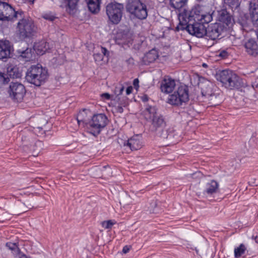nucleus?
<instances>
[{
	"label": "nucleus",
	"instance_id": "ddd939ff",
	"mask_svg": "<svg viewBox=\"0 0 258 258\" xmlns=\"http://www.w3.org/2000/svg\"><path fill=\"white\" fill-rule=\"evenodd\" d=\"M225 30L224 26L221 23H216L206 28V34L205 37L211 40L220 39L223 37L222 33Z\"/></svg>",
	"mask_w": 258,
	"mask_h": 258
},
{
	"label": "nucleus",
	"instance_id": "cd10ccee",
	"mask_svg": "<svg viewBox=\"0 0 258 258\" xmlns=\"http://www.w3.org/2000/svg\"><path fill=\"white\" fill-rule=\"evenodd\" d=\"M188 0H170V6L177 10L178 14L182 12L187 5Z\"/></svg>",
	"mask_w": 258,
	"mask_h": 258
},
{
	"label": "nucleus",
	"instance_id": "a19ab883",
	"mask_svg": "<svg viewBox=\"0 0 258 258\" xmlns=\"http://www.w3.org/2000/svg\"><path fill=\"white\" fill-rule=\"evenodd\" d=\"M101 52L102 53V54L103 56L108 57L109 55V51L105 48L103 46H101Z\"/></svg>",
	"mask_w": 258,
	"mask_h": 258
},
{
	"label": "nucleus",
	"instance_id": "49530a36",
	"mask_svg": "<svg viewBox=\"0 0 258 258\" xmlns=\"http://www.w3.org/2000/svg\"><path fill=\"white\" fill-rule=\"evenodd\" d=\"M102 96L104 97L106 99L109 100L110 98V95L109 93H105L102 95Z\"/></svg>",
	"mask_w": 258,
	"mask_h": 258
},
{
	"label": "nucleus",
	"instance_id": "4468645a",
	"mask_svg": "<svg viewBox=\"0 0 258 258\" xmlns=\"http://www.w3.org/2000/svg\"><path fill=\"white\" fill-rule=\"evenodd\" d=\"M13 51V48L10 41L0 40V60L6 61L8 58L11 57Z\"/></svg>",
	"mask_w": 258,
	"mask_h": 258
},
{
	"label": "nucleus",
	"instance_id": "9b49d317",
	"mask_svg": "<svg viewBox=\"0 0 258 258\" xmlns=\"http://www.w3.org/2000/svg\"><path fill=\"white\" fill-rule=\"evenodd\" d=\"M189 100V89L187 86L180 84L174 93L169 96L168 103L174 106H180Z\"/></svg>",
	"mask_w": 258,
	"mask_h": 258
},
{
	"label": "nucleus",
	"instance_id": "bb28decb",
	"mask_svg": "<svg viewBox=\"0 0 258 258\" xmlns=\"http://www.w3.org/2000/svg\"><path fill=\"white\" fill-rule=\"evenodd\" d=\"M224 1L226 6L232 10L233 15L241 11L240 6L241 0H224Z\"/></svg>",
	"mask_w": 258,
	"mask_h": 258
},
{
	"label": "nucleus",
	"instance_id": "1a4fd4ad",
	"mask_svg": "<svg viewBox=\"0 0 258 258\" xmlns=\"http://www.w3.org/2000/svg\"><path fill=\"white\" fill-rule=\"evenodd\" d=\"M23 14L24 11L21 9L17 11L12 5L0 1V21L14 23L18 20Z\"/></svg>",
	"mask_w": 258,
	"mask_h": 258
},
{
	"label": "nucleus",
	"instance_id": "5fc2aeb1",
	"mask_svg": "<svg viewBox=\"0 0 258 258\" xmlns=\"http://www.w3.org/2000/svg\"><path fill=\"white\" fill-rule=\"evenodd\" d=\"M256 87L258 88V83L256 84Z\"/></svg>",
	"mask_w": 258,
	"mask_h": 258
},
{
	"label": "nucleus",
	"instance_id": "37998d69",
	"mask_svg": "<svg viewBox=\"0 0 258 258\" xmlns=\"http://www.w3.org/2000/svg\"><path fill=\"white\" fill-rule=\"evenodd\" d=\"M133 85L136 89L139 87V80L138 78L134 80Z\"/></svg>",
	"mask_w": 258,
	"mask_h": 258
},
{
	"label": "nucleus",
	"instance_id": "72a5a7b5",
	"mask_svg": "<svg viewBox=\"0 0 258 258\" xmlns=\"http://www.w3.org/2000/svg\"><path fill=\"white\" fill-rule=\"evenodd\" d=\"M10 82V79L7 76L5 71H0V89H2L4 87L8 84Z\"/></svg>",
	"mask_w": 258,
	"mask_h": 258
},
{
	"label": "nucleus",
	"instance_id": "f8f14e48",
	"mask_svg": "<svg viewBox=\"0 0 258 258\" xmlns=\"http://www.w3.org/2000/svg\"><path fill=\"white\" fill-rule=\"evenodd\" d=\"M9 97L14 102H22L26 93L25 87L21 83L12 82L7 89Z\"/></svg>",
	"mask_w": 258,
	"mask_h": 258
},
{
	"label": "nucleus",
	"instance_id": "412c9836",
	"mask_svg": "<svg viewBox=\"0 0 258 258\" xmlns=\"http://www.w3.org/2000/svg\"><path fill=\"white\" fill-rule=\"evenodd\" d=\"M249 15L252 24L258 26V0H251L249 3Z\"/></svg>",
	"mask_w": 258,
	"mask_h": 258
},
{
	"label": "nucleus",
	"instance_id": "a211bd4d",
	"mask_svg": "<svg viewBox=\"0 0 258 258\" xmlns=\"http://www.w3.org/2000/svg\"><path fill=\"white\" fill-rule=\"evenodd\" d=\"M244 47L248 55L253 57L258 56V41L255 39H248L245 41Z\"/></svg>",
	"mask_w": 258,
	"mask_h": 258
},
{
	"label": "nucleus",
	"instance_id": "de8ad7c7",
	"mask_svg": "<svg viewBox=\"0 0 258 258\" xmlns=\"http://www.w3.org/2000/svg\"><path fill=\"white\" fill-rule=\"evenodd\" d=\"M142 100L143 102H147L149 100V97L147 95H144L143 96H142Z\"/></svg>",
	"mask_w": 258,
	"mask_h": 258
},
{
	"label": "nucleus",
	"instance_id": "6e6d98bb",
	"mask_svg": "<svg viewBox=\"0 0 258 258\" xmlns=\"http://www.w3.org/2000/svg\"><path fill=\"white\" fill-rule=\"evenodd\" d=\"M257 39H258V34H257Z\"/></svg>",
	"mask_w": 258,
	"mask_h": 258
},
{
	"label": "nucleus",
	"instance_id": "2f4dec72",
	"mask_svg": "<svg viewBox=\"0 0 258 258\" xmlns=\"http://www.w3.org/2000/svg\"><path fill=\"white\" fill-rule=\"evenodd\" d=\"M6 246L12 251L14 255L17 256L20 254L21 250L16 243L8 242L6 243Z\"/></svg>",
	"mask_w": 258,
	"mask_h": 258
},
{
	"label": "nucleus",
	"instance_id": "393cba45",
	"mask_svg": "<svg viewBox=\"0 0 258 258\" xmlns=\"http://www.w3.org/2000/svg\"><path fill=\"white\" fill-rule=\"evenodd\" d=\"M218 186V183L216 181L212 180L206 184L203 194L206 196H212L217 192Z\"/></svg>",
	"mask_w": 258,
	"mask_h": 258
},
{
	"label": "nucleus",
	"instance_id": "c03bdc74",
	"mask_svg": "<svg viewBox=\"0 0 258 258\" xmlns=\"http://www.w3.org/2000/svg\"><path fill=\"white\" fill-rule=\"evenodd\" d=\"M130 246L125 245L123 246L122 251L123 253H126L130 251Z\"/></svg>",
	"mask_w": 258,
	"mask_h": 258
},
{
	"label": "nucleus",
	"instance_id": "c756f323",
	"mask_svg": "<svg viewBox=\"0 0 258 258\" xmlns=\"http://www.w3.org/2000/svg\"><path fill=\"white\" fill-rule=\"evenodd\" d=\"M66 4V9L70 15H74L76 13L78 4L79 0H63Z\"/></svg>",
	"mask_w": 258,
	"mask_h": 258
},
{
	"label": "nucleus",
	"instance_id": "6ab92c4d",
	"mask_svg": "<svg viewBox=\"0 0 258 258\" xmlns=\"http://www.w3.org/2000/svg\"><path fill=\"white\" fill-rule=\"evenodd\" d=\"M9 79H18L22 76V70L16 64L9 63L6 66L5 71Z\"/></svg>",
	"mask_w": 258,
	"mask_h": 258
},
{
	"label": "nucleus",
	"instance_id": "4be33fe9",
	"mask_svg": "<svg viewBox=\"0 0 258 258\" xmlns=\"http://www.w3.org/2000/svg\"><path fill=\"white\" fill-rule=\"evenodd\" d=\"M211 84L208 82H206L203 84V96H208L210 97V103L211 105L216 106L219 105L220 101H215V99H217V96L213 94L212 89L210 87Z\"/></svg>",
	"mask_w": 258,
	"mask_h": 258
},
{
	"label": "nucleus",
	"instance_id": "3c124183",
	"mask_svg": "<svg viewBox=\"0 0 258 258\" xmlns=\"http://www.w3.org/2000/svg\"><path fill=\"white\" fill-rule=\"evenodd\" d=\"M19 258H27V257L25 254H22L19 256Z\"/></svg>",
	"mask_w": 258,
	"mask_h": 258
},
{
	"label": "nucleus",
	"instance_id": "864d4df0",
	"mask_svg": "<svg viewBox=\"0 0 258 258\" xmlns=\"http://www.w3.org/2000/svg\"><path fill=\"white\" fill-rule=\"evenodd\" d=\"M116 43H117L119 44H121L123 43V42H116Z\"/></svg>",
	"mask_w": 258,
	"mask_h": 258
},
{
	"label": "nucleus",
	"instance_id": "b1692460",
	"mask_svg": "<svg viewBox=\"0 0 258 258\" xmlns=\"http://www.w3.org/2000/svg\"><path fill=\"white\" fill-rule=\"evenodd\" d=\"M159 57L158 51L155 49H152L147 52L142 57V63L144 65H149L153 63Z\"/></svg>",
	"mask_w": 258,
	"mask_h": 258
},
{
	"label": "nucleus",
	"instance_id": "aec40b11",
	"mask_svg": "<svg viewBox=\"0 0 258 258\" xmlns=\"http://www.w3.org/2000/svg\"><path fill=\"white\" fill-rule=\"evenodd\" d=\"M141 138V136L139 135L134 136L127 141H124L123 146L129 147L132 151L139 150L142 146Z\"/></svg>",
	"mask_w": 258,
	"mask_h": 258
},
{
	"label": "nucleus",
	"instance_id": "e433bc0d",
	"mask_svg": "<svg viewBox=\"0 0 258 258\" xmlns=\"http://www.w3.org/2000/svg\"><path fill=\"white\" fill-rule=\"evenodd\" d=\"M42 17L44 19L49 21H51V22H53L55 19L57 18L56 17L54 16L53 15H52V13H46V14H44L43 15Z\"/></svg>",
	"mask_w": 258,
	"mask_h": 258
},
{
	"label": "nucleus",
	"instance_id": "0eeeda50",
	"mask_svg": "<svg viewBox=\"0 0 258 258\" xmlns=\"http://www.w3.org/2000/svg\"><path fill=\"white\" fill-rule=\"evenodd\" d=\"M109 121L105 114H94L92 116L91 120L87 123L88 132L94 137H97L102 130L106 126Z\"/></svg>",
	"mask_w": 258,
	"mask_h": 258
},
{
	"label": "nucleus",
	"instance_id": "ea45409f",
	"mask_svg": "<svg viewBox=\"0 0 258 258\" xmlns=\"http://www.w3.org/2000/svg\"><path fill=\"white\" fill-rule=\"evenodd\" d=\"M124 88L123 86L116 87L115 90V93L117 95V96H119L122 93L123 91H124Z\"/></svg>",
	"mask_w": 258,
	"mask_h": 258
},
{
	"label": "nucleus",
	"instance_id": "473e14b6",
	"mask_svg": "<svg viewBox=\"0 0 258 258\" xmlns=\"http://www.w3.org/2000/svg\"><path fill=\"white\" fill-rule=\"evenodd\" d=\"M246 250V247L245 245L241 243L238 247L235 248L234 249V256L235 258H240L244 254Z\"/></svg>",
	"mask_w": 258,
	"mask_h": 258
},
{
	"label": "nucleus",
	"instance_id": "7ed1b4c3",
	"mask_svg": "<svg viewBox=\"0 0 258 258\" xmlns=\"http://www.w3.org/2000/svg\"><path fill=\"white\" fill-rule=\"evenodd\" d=\"M215 77L222 86L229 90L239 89L243 86L242 79L230 70H224L216 73Z\"/></svg>",
	"mask_w": 258,
	"mask_h": 258
},
{
	"label": "nucleus",
	"instance_id": "f704fd0d",
	"mask_svg": "<svg viewBox=\"0 0 258 258\" xmlns=\"http://www.w3.org/2000/svg\"><path fill=\"white\" fill-rule=\"evenodd\" d=\"M115 223L116 222L114 220H109L103 221L101 224L105 229H111Z\"/></svg>",
	"mask_w": 258,
	"mask_h": 258
},
{
	"label": "nucleus",
	"instance_id": "5701e85b",
	"mask_svg": "<svg viewBox=\"0 0 258 258\" xmlns=\"http://www.w3.org/2000/svg\"><path fill=\"white\" fill-rule=\"evenodd\" d=\"M32 134H30V136H23L22 141L25 146L29 148L30 150L35 151V148L38 144H41V142L39 141H36V139L32 137Z\"/></svg>",
	"mask_w": 258,
	"mask_h": 258
},
{
	"label": "nucleus",
	"instance_id": "58836bf2",
	"mask_svg": "<svg viewBox=\"0 0 258 258\" xmlns=\"http://www.w3.org/2000/svg\"><path fill=\"white\" fill-rule=\"evenodd\" d=\"M94 58L95 61H101L103 60V56L101 53H96L94 54Z\"/></svg>",
	"mask_w": 258,
	"mask_h": 258
},
{
	"label": "nucleus",
	"instance_id": "dca6fc26",
	"mask_svg": "<svg viewBox=\"0 0 258 258\" xmlns=\"http://www.w3.org/2000/svg\"><path fill=\"white\" fill-rule=\"evenodd\" d=\"M234 18H237V22L241 26L242 30L247 31L250 29V26L252 21L249 18L247 14L243 13L241 10L238 13L233 15Z\"/></svg>",
	"mask_w": 258,
	"mask_h": 258
},
{
	"label": "nucleus",
	"instance_id": "c9c22d12",
	"mask_svg": "<svg viewBox=\"0 0 258 258\" xmlns=\"http://www.w3.org/2000/svg\"><path fill=\"white\" fill-rule=\"evenodd\" d=\"M85 109H84L83 112H79L77 117V120L79 125H81V123H82L83 124H84L87 126L88 122H87L83 117V112L85 111Z\"/></svg>",
	"mask_w": 258,
	"mask_h": 258
},
{
	"label": "nucleus",
	"instance_id": "39448f33",
	"mask_svg": "<svg viewBox=\"0 0 258 258\" xmlns=\"http://www.w3.org/2000/svg\"><path fill=\"white\" fill-rule=\"evenodd\" d=\"M48 76L47 69L38 63L32 65L27 69L25 79L28 83L39 87L46 82Z\"/></svg>",
	"mask_w": 258,
	"mask_h": 258
},
{
	"label": "nucleus",
	"instance_id": "20e7f679",
	"mask_svg": "<svg viewBox=\"0 0 258 258\" xmlns=\"http://www.w3.org/2000/svg\"><path fill=\"white\" fill-rule=\"evenodd\" d=\"M17 25V34L21 40L32 38L37 32V27L30 18H26L25 13L18 19Z\"/></svg>",
	"mask_w": 258,
	"mask_h": 258
},
{
	"label": "nucleus",
	"instance_id": "f3484780",
	"mask_svg": "<svg viewBox=\"0 0 258 258\" xmlns=\"http://www.w3.org/2000/svg\"><path fill=\"white\" fill-rule=\"evenodd\" d=\"M176 86L174 79L169 76H166L160 82V89L161 91L164 94L171 93Z\"/></svg>",
	"mask_w": 258,
	"mask_h": 258
},
{
	"label": "nucleus",
	"instance_id": "4c0bfd02",
	"mask_svg": "<svg viewBox=\"0 0 258 258\" xmlns=\"http://www.w3.org/2000/svg\"><path fill=\"white\" fill-rule=\"evenodd\" d=\"M228 55V52L225 50L220 51L218 54V56L223 59L227 58Z\"/></svg>",
	"mask_w": 258,
	"mask_h": 258
},
{
	"label": "nucleus",
	"instance_id": "6e6552de",
	"mask_svg": "<svg viewBox=\"0 0 258 258\" xmlns=\"http://www.w3.org/2000/svg\"><path fill=\"white\" fill-rule=\"evenodd\" d=\"M125 8L134 18L144 20L148 16L147 5L141 0H127Z\"/></svg>",
	"mask_w": 258,
	"mask_h": 258
},
{
	"label": "nucleus",
	"instance_id": "603ef678",
	"mask_svg": "<svg viewBox=\"0 0 258 258\" xmlns=\"http://www.w3.org/2000/svg\"><path fill=\"white\" fill-rule=\"evenodd\" d=\"M203 67L204 68H207V67H208V66H207V64L206 63H204L203 64Z\"/></svg>",
	"mask_w": 258,
	"mask_h": 258
},
{
	"label": "nucleus",
	"instance_id": "09e8293b",
	"mask_svg": "<svg viewBox=\"0 0 258 258\" xmlns=\"http://www.w3.org/2000/svg\"><path fill=\"white\" fill-rule=\"evenodd\" d=\"M117 111L119 113H122L123 111L122 107L118 106L117 108Z\"/></svg>",
	"mask_w": 258,
	"mask_h": 258
},
{
	"label": "nucleus",
	"instance_id": "a18cd8bd",
	"mask_svg": "<svg viewBox=\"0 0 258 258\" xmlns=\"http://www.w3.org/2000/svg\"><path fill=\"white\" fill-rule=\"evenodd\" d=\"M133 91V87L132 86H128L126 89V95H130Z\"/></svg>",
	"mask_w": 258,
	"mask_h": 258
},
{
	"label": "nucleus",
	"instance_id": "7c9ffc66",
	"mask_svg": "<svg viewBox=\"0 0 258 258\" xmlns=\"http://www.w3.org/2000/svg\"><path fill=\"white\" fill-rule=\"evenodd\" d=\"M48 44L46 42L41 41L35 43L33 46V51H35L38 55L43 54L47 49Z\"/></svg>",
	"mask_w": 258,
	"mask_h": 258
},
{
	"label": "nucleus",
	"instance_id": "a878e982",
	"mask_svg": "<svg viewBox=\"0 0 258 258\" xmlns=\"http://www.w3.org/2000/svg\"><path fill=\"white\" fill-rule=\"evenodd\" d=\"M101 0H85L89 11L94 14L98 13L100 10Z\"/></svg>",
	"mask_w": 258,
	"mask_h": 258
},
{
	"label": "nucleus",
	"instance_id": "79ce46f5",
	"mask_svg": "<svg viewBox=\"0 0 258 258\" xmlns=\"http://www.w3.org/2000/svg\"><path fill=\"white\" fill-rule=\"evenodd\" d=\"M126 62L127 63V64L128 65H130V66H133L135 64V60H134V59L132 57H130V58H128V59H127L126 60H125Z\"/></svg>",
	"mask_w": 258,
	"mask_h": 258
},
{
	"label": "nucleus",
	"instance_id": "f257e3e1",
	"mask_svg": "<svg viewBox=\"0 0 258 258\" xmlns=\"http://www.w3.org/2000/svg\"><path fill=\"white\" fill-rule=\"evenodd\" d=\"M157 108L155 106L147 105L145 111L148 112L149 116L146 117L147 121L150 123L149 131L156 133L163 139H171L174 137L173 130L166 128V121L164 116L157 112Z\"/></svg>",
	"mask_w": 258,
	"mask_h": 258
},
{
	"label": "nucleus",
	"instance_id": "8fccbe9b",
	"mask_svg": "<svg viewBox=\"0 0 258 258\" xmlns=\"http://www.w3.org/2000/svg\"><path fill=\"white\" fill-rule=\"evenodd\" d=\"M252 239H254L256 243H258V236H252Z\"/></svg>",
	"mask_w": 258,
	"mask_h": 258
},
{
	"label": "nucleus",
	"instance_id": "c85d7f7f",
	"mask_svg": "<svg viewBox=\"0 0 258 258\" xmlns=\"http://www.w3.org/2000/svg\"><path fill=\"white\" fill-rule=\"evenodd\" d=\"M17 52L18 57L20 59H23L25 61L30 60L32 57V52H34L31 48L28 47H27L25 49H18Z\"/></svg>",
	"mask_w": 258,
	"mask_h": 258
},
{
	"label": "nucleus",
	"instance_id": "f03ea898",
	"mask_svg": "<svg viewBox=\"0 0 258 258\" xmlns=\"http://www.w3.org/2000/svg\"><path fill=\"white\" fill-rule=\"evenodd\" d=\"M199 3L195 4L192 8L187 10L184 9L182 12L178 14L179 21H196L206 22L208 24L212 20V15L210 12H207L206 7L200 4L201 0H198Z\"/></svg>",
	"mask_w": 258,
	"mask_h": 258
},
{
	"label": "nucleus",
	"instance_id": "423d86ee",
	"mask_svg": "<svg viewBox=\"0 0 258 258\" xmlns=\"http://www.w3.org/2000/svg\"><path fill=\"white\" fill-rule=\"evenodd\" d=\"M205 23L206 24V22L191 20L186 22L179 21L175 30H185L192 36L198 38H203L206 34V27L204 25Z\"/></svg>",
	"mask_w": 258,
	"mask_h": 258
},
{
	"label": "nucleus",
	"instance_id": "2eb2a0df",
	"mask_svg": "<svg viewBox=\"0 0 258 258\" xmlns=\"http://www.w3.org/2000/svg\"><path fill=\"white\" fill-rule=\"evenodd\" d=\"M217 20L228 27L232 26L234 23L233 15H232L226 9L218 11Z\"/></svg>",
	"mask_w": 258,
	"mask_h": 258
},
{
	"label": "nucleus",
	"instance_id": "9d476101",
	"mask_svg": "<svg viewBox=\"0 0 258 258\" xmlns=\"http://www.w3.org/2000/svg\"><path fill=\"white\" fill-rule=\"evenodd\" d=\"M124 5L116 2H110L106 6V13L112 24L117 25L121 20Z\"/></svg>",
	"mask_w": 258,
	"mask_h": 258
}]
</instances>
